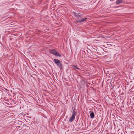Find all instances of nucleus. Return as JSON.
Masks as SVG:
<instances>
[{"label": "nucleus", "mask_w": 134, "mask_h": 134, "mask_svg": "<svg viewBox=\"0 0 134 134\" xmlns=\"http://www.w3.org/2000/svg\"><path fill=\"white\" fill-rule=\"evenodd\" d=\"M74 15L75 17H77V20L76 21V23H81L85 21L87 18H85L83 19H80L83 17V15H81L80 13H77L75 12H73Z\"/></svg>", "instance_id": "obj_1"}, {"label": "nucleus", "mask_w": 134, "mask_h": 134, "mask_svg": "<svg viewBox=\"0 0 134 134\" xmlns=\"http://www.w3.org/2000/svg\"><path fill=\"white\" fill-rule=\"evenodd\" d=\"M49 52L51 54L57 56L61 57V55L59 53L56 52V50L54 49H50Z\"/></svg>", "instance_id": "obj_2"}, {"label": "nucleus", "mask_w": 134, "mask_h": 134, "mask_svg": "<svg viewBox=\"0 0 134 134\" xmlns=\"http://www.w3.org/2000/svg\"><path fill=\"white\" fill-rule=\"evenodd\" d=\"M54 63L61 69L62 68V64H61L60 61L58 59H54L53 60Z\"/></svg>", "instance_id": "obj_3"}, {"label": "nucleus", "mask_w": 134, "mask_h": 134, "mask_svg": "<svg viewBox=\"0 0 134 134\" xmlns=\"http://www.w3.org/2000/svg\"><path fill=\"white\" fill-rule=\"evenodd\" d=\"M72 116L70 118L69 120V121L70 122H72L74 120L76 116V112L74 109L72 111Z\"/></svg>", "instance_id": "obj_4"}, {"label": "nucleus", "mask_w": 134, "mask_h": 134, "mask_svg": "<svg viewBox=\"0 0 134 134\" xmlns=\"http://www.w3.org/2000/svg\"><path fill=\"white\" fill-rule=\"evenodd\" d=\"M123 0H117L116 2V4L118 5L121 3L122 2Z\"/></svg>", "instance_id": "obj_5"}, {"label": "nucleus", "mask_w": 134, "mask_h": 134, "mask_svg": "<svg viewBox=\"0 0 134 134\" xmlns=\"http://www.w3.org/2000/svg\"><path fill=\"white\" fill-rule=\"evenodd\" d=\"M90 117L92 118H93L94 116V113L93 112H91L90 114Z\"/></svg>", "instance_id": "obj_6"}, {"label": "nucleus", "mask_w": 134, "mask_h": 134, "mask_svg": "<svg viewBox=\"0 0 134 134\" xmlns=\"http://www.w3.org/2000/svg\"><path fill=\"white\" fill-rule=\"evenodd\" d=\"M72 66L73 67V68L75 69H78L79 70H80V68H79L78 67L75 66L73 65Z\"/></svg>", "instance_id": "obj_7"}, {"label": "nucleus", "mask_w": 134, "mask_h": 134, "mask_svg": "<svg viewBox=\"0 0 134 134\" xmlns=\"http://www.w3.org/2000/svg\"><path fill=\"white\" fill-rule=\"evenodd\" d=\"M83 52H84V53H85V51H84Z\"/></svg>", "instance_id": "obj_8"}]
</instances>
